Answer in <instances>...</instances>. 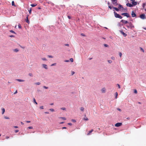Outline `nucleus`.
<instances>
[{"label":"nucleus","instance_id":"obj_42","mask_svg":"<svg viewBox=\"0 0 146 146\" xmlns=\"http://www.w3.org/2000/svg\"><path fill=\"white\" fill-rule=\"evenodd\" d=\"M43 88L45 89H47L48 88V87L46 86H43Z\"/></svg>","mask_w":146,"mask_h":146},{"label":"nucleus","instance_id":"obj_56","mask_svg":"<svg viewBox=\"0 0 146 146\" xmlns=\"http://www.w3.org/2000/svg\"><path fill=\"white\" fill-rule=\"evenodd\" d=\"M19 131V130H15V132L16 133H17Z\"/></svg>","mask_w":146,"mask_h":146},{"label":"nucleus","instance_id":"obj_11","mask_svg":"<svg viewBox=\"0 0 146 146\" xmlns=\"http://www.w3.org/2000/svg\"><path fill=\"white\" fill-rule=\"evenodd\" d=\"M29 16V15H28L27 16V17H26V19H25V20L26 22H27V23L28 24H29L30 23V21H29V19H28Z\"/></svg>","mask_w":146,"mask_h":146},{"label":"nucleus","instance_id":"obj_43","mask_svg":"<svg viewBox=\"0 0 146 146\" xmlns=\"http://www.w3.org/2000/svg\"><path fill=\"white\" fill-rule=\"evenodd\" d=\"M29 75L31 76H33V74L32 73H29Z\"/></svg>","mask_w":146,"mask_h":146},{"label":"nucleus","instance_id":"obj_62","mask_svg":"<svg viewBox=\"0 0 146 146\" xmlns=\"http://www.w3.org/2000/svg\"><path fill=\"white\" fill-rule=\"evenodd\" d=\"M17 90L15 92H14V94H17Z\"/></svg>","mask_w":146,"mask_h":146},{"label":"nucleus","instance_id":"obj_23","mask_svg":"<svg viewBox=\"0 0 146 146\" xmlns=\"http://www.w3.org/2000/svg\"><path fill=\"white\" fill-rule=\"evenodd\" d=\"M111 5H109L108 6L109 8H110V9H111L112 8H113V7H113L112 6H111Z\"/></svg>","mask_w":146,"mask_h":146},{"label":"nucleus","instance_id":"obj_46","mask_svg":"<svg viewBox=\"0 0 146 146\" xmlns=\"http://www.w3.org/2000/svg\"><path fill=\"white\" fill-rule=\"evenodd\" d=\"M28 128L29 129H33V127H31V126H30V127H28Z\"/></svg>","mask_w":146,"mask_h":146},{"label":"nucleus","instance_id":"obj_12","mask_svg":"<svg viewBox=\"0 0 146 146\" xmlns=\"http://www.w3.org/2000/svg\"><path fill=\"white\" fill-rule=\"evenodd\" d=\"M118 8L119 9H124V8H123L122 6L120 4H118Z\"/></svg>","mask_w":146,"mask_h":146},{"label":"nucleus","instance_id":"obj_5","mask_svg":"<svg viewBox=\"0 0 146 146\" xmlns=\"http://www.w3.org/2000/svg\"><path fill=\"white\" fill-rule=\"evenodd\" d=\"M131 17H137V15L134 11H132L131 13Z\"/></svg>","mask_w":146,"mask_h":146},{"label":"nucleus","instance_id":"obj_58","mask_svg":"<svg viewBox=\"0 0 146 146\" xmlns=\"http://www.w3.org/2000/svg\"><path fill=\"white\" fill-rule=\"evenodd\" d=\"M68 125H72V123H68Z\"/></svg>","mask_w":146,"mask_h":146},{"label":"nucleus","instance_id":"obj_25","mask_svg":"<svg viewBox=\"0 0 146 146\" xmlns=\"http://www.w3.org/2000/svg\"><path fill=\"white\" fill-rule=\"evenodd\" d=\"M9 31L11 33H14L15 34H16V33L13 30H10Z\"/></svg>","mask_w":146,"mask_h":146},{"label":"nucleus","instance_id":"obj_16","mask_svg":"<svg viewBox=\"0 0 146 146\" xmlns=\"http://www.w3.org/2000/svg\"><path fill=\"white\" fill-rule=\"evenodd\" d=\"M113 9L115 10L116 11H119L120 10L119 9V8H117V7H113Z\"/></svg>","mask_w":146,"mask_h":146},{"label":"nucleus","instance_id":"obj_20","mask_svg":"<svg viewBox=\"0 0 146 146\" xmlns=\"http://www.w3.org/2000/svg\"><path fill=\"white\" fill-rule=\"evenodd\" d=\"M37 5V4H33L31 5L32 7H34L36 6Z\"/></svg>","mask_w":146,"mask_h":146},{"label":"nucleus","instance_id":"obj_3","mask_svg":"<svg viewBox=\"0 0 146 146\" xmlns=\"http://www.w3.org/2000/svg\"><path fill=\"white\" fill-rule=\"evenodd\" d=\"M138 17H140L142 19H145V14L143 13L140 15Z\"/></svg>","mask_w":146,"mask_h":146},{"label":"nucleus","instance_id":"obj_22","mask_svg":"<svg viewBox=\"0 0 146 146\" xmlns=\"http://www.w3.org/2000/svg\"><path fill=\"white\" fill-rule=\"evenodd\" d=\"M13 50L14 52H17L19 51V50L18 48H16L15 49H13Z\"/></svg>","mask_w":146,"mask_h":146},{"label":"nucleus","instance_id":"obj_28","mask_svg":"<svg viewBox=\"0 0 146 146\" xmlns=\"http://www.w3.org/2000/svg\"><path fill=\"white\" fill-rule=\"evenodd\" d=\"M104 46L106 47H108L109 46L108 45L106 44H104Z\"/></svg>","mask_w":146,"mask_h":146},{"label":"nucleus","instance_id":"obj_39","mask_svg":"<svg viewBox=\"0 0 146 146\" xmlns=\"http://www.w3.org/2000/svg\"><path fill=\"white\" fill-rule=\"evenodd\" d=\"M42 60H44V61H46V60H47V59H46V58H42Z\"/></svg>","mask_w":146,"mask_h":146},{"label":"nucleus","instance_id":"obj_55","mask_svg":"<svg viewBox=\"0 0 146 146\" xmlns=\"http://www.w3.org/2000/svg\"><path fill=\"white\" fill-rule=\"evenodd\" d=\"M68 17L69 19H71V17L70 16H68Z\"/></svg>","mask_w":146,"mask_h":146},{"label":"nucleus","instance_id":"obj_63","mask_svg":"<svg viewBox=\"0 0 146 146\" xmlns=\"http://www.w3.org/2000/svg\"><path fill=\"white\" fill-rule=\"evenodd\" d=\"M80 110H84V108L83 107H82L80 108Z\"/></svg>","mask_w":146,"mask_h":146},{"label":"nucleus","instance_id":"obj_61","mask_svg":"<svg viewBox=\"0 0 146 146\" xmlns=\"http://www.w3.org/2000/svg\"><path fill=\"white\" fill-rule=\"evenodd\" d=\"M5 111V110H3V111L2 112V114H3L4 113Z\"/></svg>","mask_w":146,"mask_h":146},{"label":"nucleus","instance_id":"obj_60","mask_svg":"<svg viewBox=\"0 0 146 146\" xmlns=\"http://www.w3.org/2000/svg\"><path fill=\"white\" fill-rule=\"evenodd\" d=\"M65 46H69V44H65Z\"/></svg>","mask_w":146,"mask_h":146},{"label":"nucleus","instance_id":"obj_52","mask_svg":"<svg viewBox=\"0 0 146 146\" xmlns=\"http://www.w3.org/2000/svg\"><path fill=\"white\" fill-rule=\"evenodd\" d=\"M81 35L82 36H85V35L83 33H81Z\"/></svg>","mask_w":146,"mask_h":146},{"label":"nucleus","instance_id":"obj_14","mask_svg":"<svg viewBox=\"0 0 146 146\" xmlns=\"http://www.w3.org/2000/svg\"><path fill=\"white\" fill-rule=\"evenodd\" d=\"M132 3L133 7L136 5L137 4V2L135 1L132 2Z\"/></svg>","mask_w":146,"mask_h":146},{"label":"nucleus","instance_id":"obj_33","mask_svg":"<svg viewBox=\"0 0 146 146\" xmlns=\"http://www.w3.org/2000/svg\"><path fill=\"white\" fill-rule=\"evenodd\" d=\"M134 93L135 94H137V90L136 89L134 90Z\"/></svg>","mask_w":146,"mask_h":146},{"label":"nucleus","instance_id":"obj_4","mask_svg":"<svg viewBox=\"0 0 146 146\" xmlns=\"http://www.w3.org/2000/svg\"><path fill=\"white\" fill-rule=\"evenodd\" d=\"M113 4L115 6H117L118 4L117 3V0H111Z\"/></svg>","mask_w":146,"mask_h":146},{"label":"nucleus","instance_id":"obj_50","mask_svg":"<svg viewBox=\"0 0 146 146\" xmlns=\"http://www.w3.org/2000/svg\"><path fill=\"white\" fill-rule=\"evenodd\" d=\"M70 60H65L64 61V62H69Z\"/></svg>","mask_w":146,"mask_h":146},{"label":"nucleus","instance_id":"obj_64","mask_svg":"<svg viewBox=\"0 0 146 146\" xmlns=\"http://www.w3.org/2000/svg\"><path fill=\"white\" fill-rule=\"evenodd\" d=\"M14 127L15 128H18V127L17 126H14Z\"/></svg>","mask_w":146,"mask_h":146},{"label":"nucleus","instance_id":"obj_19","mask_svg":"<svg viewBox=\"0 0 146 146\" xmlns=\"http://www.w3.org/2000/svg\"><path fill=\"white\" fill-rule=\"evenodd\" d=\"M16 80L19 82H23L24 81V80H23L19 79H17Z\"/></svg>","mask_w":146,"mask_h":146},{"label":"nucleus","instance_id":"obj_53","mask_svg":"<svg viewBox=\"0 0 146 146\" xmlns=\"http://www.w3.org/2000/svg\"><path fill=\"white\" fill-rule=\"evenodd\" d=\"M108 6H109V5H111L110 4V3L108 1Z\"/></svg>","mask_w":146,"mask_h":146},{"label":"nucleus","instance_id":"obj_47","mask_svg":"<svg viewBox=\"0 0 146 146\" xmlns=\"http://www.w3.org/2000/svg\"><path fill=\"white\" fill-rule=\"evenodd\" d=\"M108 62L110 63H111L112 62V61L110 60H108Z\"/></svg>","mask_w":146,"mask_h":146},{"label":"nucleus","instance_id":"obj_59","mask_svg":"<svg viewBox=\"0 0 146 146\" xmlns=\"http://www.w3.org/2000/svg\"><path fill=\"white\" fill-rule=\"evenodd\" d=\"M126 26L128 28H130V27L129 26V25H126Z\"/></svg>","mask_w":146,"mask_h":146},{"label":"nucleus","instance_id":"obj_49","mask_svg":"<svg viewBox=\"0 0 146 146\" xmlns=\"http://www.w3.org/2000/svg\"><path fill=\"white\" fill-rule=\"evenodd\" d=\"M60 118H62L64 120H65L66 119V118H65V117H60Z\"/></svg>","mask_w":146,"mask_h":146},{"label":"nucleus","instance_id":"obj_34","mask_svg":"<svg viewBox=\"0 0 146 146\" xmlns=\"http://www.w3.org/2000/svg\"><path fill=\"white\" fill-rule=\"evenodd\" d=\"M35 84L37 85H40V82H38L35 83Z\"/></svg>","mask_w":146,"mask_h":146},{"label":"nucleus","instance_id":"obj_44","mask_svg":"<svg viewBox=\"0 0 146 146\" xmlns=\"http://www.w3.org/2000/svg\"><path fill=\"white\" fill-rule=\"evenodd\" d=\"M122 53L120 52L119 53V56L121 57L122 55Z\"/></svg>","mask_w":146,"mask_h":146},{"label":"nucleus","instance_id":"obj_54","mask_svg":"<svg viewBox=\"0 0 146 146\" xmlns=\"http://www.w3.org/2000/svg\"><path fill=\"white\" fill-rule=\"evenodd\" d=\"M72 121L73 122H76V120H74V119H72Z\"/></svg>","mask_w":146,"mask_h":146},{"label":"nucleus","instance_id":"obj_30","mask_svg":"<svg viewBox=\"0 0 146 146\" xmlns=\"http://www.w3.org/2000/svg\"><path fill=\"white\" fill-rule=\"evenodd\" d=\"M33 102H34L35 103V104H37V102H36V100H35V99L34 98V99H33Z\"/></svg>","mask_w":146,"mask_h":146},{"label":"nucleus","instance_id":"obj_6","mask_svg":"<svg viewBox=\"0 0 146 146\" xmlns=\"http://www.w3.org/2000/svg\"><path fill=\"white\" fill-rule=\"evenodd\" d=\"M128 24L129 25V26L130 27V29H133V28H134V26L133 25L131 22H129Z\"/></svg>","mask_w":146,"mask_h":146},{"label":"nucleus","instance_id":"obj_45","mask_svg":"<svg viewBox=\"0 0 146 146\" xmlns=\"http://www.w3.org/2000/svg\"><path fill=\"white\" fill-rule=\"evenodd\" d=\"M40 108L42 109H44V106H41L40 107Z\"/></svg>","mask_w":146,"mask_h":146},{"label":"nucleus","instance_id":"obj_38","mask_svg":"<svg viewBox=\"0 0 146 146\" xmlns=\"http://www.w3.org/2000/svg\"><path fill=\"white\" fill-rule=\"evenodd\" d=\"M48 56L49 58H52L53 57L52 55H48Z\"/></svg>","mask_w":146,"mask_h":146},{"label":"nucleus","instance_id":"obj_2","mask_svg":"<svg viewBox=\"0 0 146 146\" xmlns=\"http://www.w3.org/2000/svg\"><path fill=\"white\" fill-rule=\"evenodd\" d=\"M121 15L122 16H124L126 17L127 18H131V16L129 14L127 13H122L121 14Z\"/></svg>","mask_w":146,"mask_h":146},{"label":"nucleus","instance_id":"obj_10","mask_svg":"<svg viewBox=\"0 0 146 146\" xmlns=\"http://www.w3.org/2000/svg\"><path fill=\"white\" fill-rule=\"evenodd\" d=\"M126 5L127 6L129 7H133L132 4L129 3H126Z\"/></svg>","mask_w":146,"mask_h":146},{"label":"nucleus","instance_id":"obj_37","mask_svg":"<svg viewBox=\"0 0 146 146\" xmlns=\"http://www.w3.org/2000/svg\"><path fill=\"white\" fill-rule=\"evenodd\" d=\"M84 120L86 121H87L88 120V119L87 117H86L84 119Z\"/></svg>","mask_w":146,"mask_h":146},{"label":"nucleus","instance_id":"obj_21","mask_svg":"<svg viewBox=\"0 0 146 146\" xmlns=\"http://www.w3.org/2000/svg\"><path fill=\"white\" fill-rule=\"evenodd\" d=\"M11 4H12V6H15V7H16V5H15L14 2V1H13L12 2Z\"/></svg>","mask_w":146,"mask_h":146},{"label":"nucleus","instance_id":"obj_1","mask_svg":"<svg viewBox=\"0 0 146 146\" xmlns=\"http://www.w3.org/2000/svg\"><path fill=\"white\" fill-rule=\"evenodd\" d=\"M114 14L115 17L116 18H118L120 19H121L123 17L120 15L119 14H118L115 11L114 12Z\"/></svg>","mask_w":146,"mask_h":146},{"label":"nucleus","instance_id":"obj_31","mask_svg":"<svg viewBox=\"0 0 146 146\" xmlns=\"http://www.w3.org/2000/svg\"><path fill=\"white\" fill-rule=\"evenodd\" d=\"M140 49L141 51H142L143 52H144V50L142 48L140 47Z\"/></svg>","mask_w":146,"mask_h":146},{"label":"nucleus","instance_id":"obj_29","mask_svg":"<svg viewBox=\"0 0 146 146\" xmlns=\"http://www.w3.org/2000/svg\"><path fill=\"white\" fill-rule=\"evenodd\" d=\"M18 27L19 29H21L22 27L21 26L20 24H19V23L18 24Z\"/></svg>","mask_w":146,"mask_h":146},{"label":"nucleus","instance_id":"obj_32","mask_svg":"<svg viewBox=\"0 0 146 146\" xmlns=\"http://www.w3.org/2000/svg\"><path fill=\"white\" fill-rule=\"evenodd\" d=\"M105 88H103L102 89V91L103 92H105Z\"/></svg>","mask_w":146,"mask_h":146},{"label":"nucleus","instance_id":"obj_51","mask_svg":"<svg viewBox=\"0 0 146 146\" xmlns=\"http://www.w3.org/2000/svg\"><path fill=\"white\" fill-rule=\"evenodd\" d=\"M117 85L118 87V88H120V85H119V84H117Z\"/></svg>","mask_w":146,"mask_h":146},{"label":"nucleus","instance_id":"obj_7","mask_svg":"<svg viewBox=\"0 0 146 146\" xmlns=\"http://www.w3.org/2000/svg\"><path fill=\"white\" fill-rule=\"evenodd\" d=\"M119 32L123 35L125 37L127 36V34L125 33L122 30H119Z\"/></svg>","mask_w":146,"mask_h":146},{"label":"nucleus","instance_id":"obj_15","mask_svg":"<svg viewBox=\"0 0 146 146\" xmlns=\"http://www.w3.org/2000/svg\"><path fill=\"white\" fill-rule=\"evenodd\" d=\"M94 131V130L93 129H92L91 130L89 131L88 133H87V135H90L91 134V133Z\"/></svg>","mask_w":146,"mask_h":146},{"label":"nucleus","instance_id":"obj_9","mask_svg":"<svg viewBox=\"0 0 146 146\" xmlns=\"http://www.w3.org/2000/svg\"><path fill=\"white\" fill-rule=\"evenodd\" d=\"M122 125V123H116L115 124V126L117 127H119Z\"/></svg>","mask_w":146,"mask_h":146},{"label":"nucleus","instance_id":"obj_41","mask_svg":"<svg viewBox=\"0 0 146 146\" xmlns=\"http://www.w3.org/2000/svg\"><path fill=\"white\" fill-rule=\"evenodd\" d=\"M9 37H11V38L14 37L15 36L13 35H11L9 36Z\"/></svg>","mask_w":146,"mask_h":146},{"label":"nucleus","instance_id":"obj_26","mask_svg":"<svg viewBox=\"0 0 146 146\" xmlns=\"http://www.w3.org/2000/svg\"><path fill=\"white\" fill-rule=\"evenodd\" d=\"M28 11H29V13L30 14H31V11H32L31 8L30 9L28 10Z\"/></svg>","mask_w":146,"mask_h":146},{"label":"nucleus","instance_id":"obj_40","mask_svg":"<svg viewBox=\"0 0 146 146\" xmlns=\"http://www.w3.org/2000/svg\"><path fill=\"white\" fill-rule=\"evenodd\" d=\"M75 73V72L74 71H71V75H73Z\"/></svg>","mask_w":146,"mask_h":146},{"label":"nucleus","instance_id":"obj_27","mask_svg":"<svg viewBox=\"0 0 146 146\" xmlns=\"http://www.w3.org/2000/svg\"><path fill=\"white\" fill-rule=\"evenodd\" d=\"M146 5V3H144L142 4V7L143 8H144L145 6Z\"/></svg>","mask_w":146,"mask_h":146},{"label":"nucleus","instance_id":"obj_13","mask_svg":"<svg viewBox=\"0 0 146 146\" xmlns=\"http://www.w3.org/2000/svg\"><path fill=\"white\" fill-rule=\"evenodd\" d=\"M42 65L43 67L45 68V69H48V67L47 65L44 64H42Z\"/></svg>","mask_w":146,"mask_h":146},{"label":"nucleus","instance_id":"obj_57","mask_svg":"<svg viewBox=\"0 0 146 146\" xmlns=\"http://www.w3.org/2000/svg\"><path fill=\"white\" fill-rule=\"evenodd\" d=\"M61 110H66V108H61Z\"/></svg>","mask_w":146,"mask_h":146},{"label":"nucleus","instance_id":"obj_48","mask_svg":"<svg viewBox=\"0 0 146 146\" xmlns=\"http://www.w3.org/2000/svg\"><path fill=\"white\" fill-rule=\"evenodd\" d=\"M4 118L5 119H9V118L8 117H7V116H5L4 117Z\"/></svg>","mask_w":146,"mask_h":146},{"label":"nucleus","instance_id":"obj_18","mask_svg":"<svg viewBox=\"0 0 146 146\" xmlns=\"http://www.w3.org/2000/svg\"><path fill=\"white\" fill-rule=\"evenodd\" d=\"M118 96V93L117 92H116L115 93V98L117 99V96Z\"/></svg>","mask_w":146,"mask_h":146},{"label":"nucleus","instance_id":"obj_24","mask_svg":"<svg viewBox=\"0 0 146 146\" xmlns=\"http://www.w3.org/2000/svg\"><path fill=\"white\" fill-rule=\"evenodd\" d=\"M122 10H124V12H126L127 11V8H124V9H122Z\"/></svg>","mask_w":146,"mask_h":146},{"label":"nucleus","instance_id":"obj_8","mask_svg":"<svg viewBox=\"0 0 146 146\" xmlns=\"http://www.w3.org/2000/svg\"><path fill=\"white\" fill-rule=\"evenodd\" d=\"M120 22L123 23L125 24H126L129 23V22L123 19H122L120 21Z\"/></svg>","mask_w":146,"mask_h":146},{"label":"nucleus","instance_id":"obj_35","mask_svg":"<svg viewBox=\"0 0 146 146\" xmlns=\"http://www.w3.org/2000/svg\"><path fill=\"white\" fill-rule=\"evenodd\" d=\"M56 63H53V64H52L51 65V66H55L56 65Z\"/></svg>","mask_w":146,"mask_h":146},{"label":"nucleus","instance_id":"obj_36","mask_svg":"<svg viewBox=\"0 0 146 146\" xmlns=\"http://www.w3.org/2000/svg\"><path fill=\"white\" fill-rule=\"evenodd\" d=\"M70 60L71 62H73L74 60L73 58H70Z\"/></svg>","mask_w":146,"mask_h":146},{"label":"nucleus","instance_id":"obj_17","mask_svg":"<svg viewBox=\"0 0 146 146\" xmlns=\"http://www.w3.org/2000/svg\"><path fill=\"white\" fill-rule=\"evenodd\" d=\"M122 25H123V24L121 23H119L117 24V26L118 27H121Z\"/></svg>","mask_w":146,"mask_h":146}]
</instances>
